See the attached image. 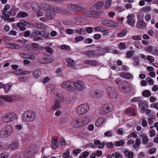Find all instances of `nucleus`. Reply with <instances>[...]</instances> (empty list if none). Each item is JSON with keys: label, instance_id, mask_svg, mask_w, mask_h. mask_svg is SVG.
<instances>
[{"label": "nucleus", "instance_id": "nucleus-18", "mask_svg": "<svg viewBox=\"0 0 158 158\" xmlns=\"http://www.w3.org/2000/svg\"><path fill=\"white\" fill-rule=\"evenodd\" d=\"M55 100H58L61 102L63 101L64 100V97L63 95L61 93H56L55 96Z\"/></svg>", "mask_w": 158, "mask_h": 158}, {"label": "nucleus", "instance_id": "nucleus-40", "mask_svg": "<svg viewBox=\"0 0 158 158\" xmlns=\"http://www.w3.org/2000/svg\"><path fill=\"white\" fill-rule=\"evenodd\" d=\"M125 113L127 114L132 115H134L135 114L134 110L133 108H131L127 109L125 111Z\"/></svg>", "mask_w": 158, "mask_h": 158}, {"label": "nucleus", "instance_id": "nucleus-7", "mask_svg": "<svg viewBox=\"0 0 158 158\" xmlns=\"http://www.w3.org/2000/svg\"><path fill=\"white\" fill-rule=\"evenodd\" d=\"M112 105L108 103L103 106L101 109V113L102 114H105L111 111L113 109Z\"/></svg>", "mask_w": 158, "mask_h": 158}, {"label": "nucleus", "instance_id": "nucleus-15", "mask_svg": "<svg viewBox=\"0 0 158 158\" xmlns=\"http://www.w3.org/2000/svg\"><path fill=\"white\" fill-rule=\"evenodd\" d=\"M6 46L7 47L12 49H19L20 48V47L15 43H7L6 44Z\"/></svg>", "mask_w": 158, "mask_h": 158}, {"label": "nucleus", "instance_id": "nucleus-55", "mask_svg": "<svg viewBox=\"0 0 158 158\" xmlns=\"http://www.w3.org/2000/svg\"><path fill=\"white\" fill-rule=\"evenodd\" d=\"M114 144L112 142H108L107 143L106 147L107 148H111L114 147Z\"/></svg>", "mask_w": 158, "mask_h": 158}, {"label": "nucleus", "instance_id": "nucleus-54", "mask_svg": "<svg viewBox=\"0 0 158 158\" xmlns=\"http://www.w3.org/2000/svg\"><path fill=\"white\" fill-rule=\"evenodd\" d=\"M61 13L64 15H67L69 14V11L67 9L63 8H61Z\"/></svg>", "mask_w": 158, "mask_h": 158}, {"label": "nucleus", "instance_id": "nucleus-8", "mask_svg": "<svg viewBox=\"0 0 158 158\" xmlns=\"http://www.w3.org/2000/svg\"><path fill=\"white\" fill-rule=\"evenodd\" d=\"M102 23L104 26L112 27H117L118 26V24L117 23L107 19H104L101 22Z\"/></svg>", "mask_w": 158, "mask_h": 158}, {"label": "nucleus", "instance_id": "nucleus-29", "mask_svg": "<svg viewBox=\"0 0 158 158\" xmlns=\"http://www.w3.org/2000/svg\"><path fill=\"white\" fill-rule=\"evenodd\" d=\"M18 146V144L17 143H13L10 144L9 148V149L10 150L16 149Z\"/></svg>", "mask_w": 158, "mask_h": 158}, {"label": "nucleus", "instance_id": "nucleus-43", "mask_svg": "<svg viewBox=\"0 0 158 158\" xmlns=\"http://www.w3.org/2000/svg\"><path fill=\"white\" fill-rule=\"evenodd\" d=\"M102 32L103 35H107L109 33V31L107 30L106 27H103L101 28Z\"/></svg>", "mask_w": 158, "mask_h": 158}, {"label": "nucleus", "instance_id": "nucleus-38", "mask_svg": "<svg viewBox=\"0 0 158 158\" xmlns=\"http://www.w3.org/2000/svg\"><path fill=\"white\" fill-rule=\"evenodd\" d=\"M8 13L9 14V15L6 14V13L2 12V17L3 18L4 20H9V17L10 16V15H11V12L10 11V12H8Z\"/></svg>", "mask_w": 158, "mask_h": 158}, {"label": "nucleus", "instance_id": "nucleus-21", "mask_svg": "<svg viewBox=\"0 0 158 158\" xmlns=\"http://www.w3.org/2000/svg\"><path fill=\"white\" fill-rule=\"evenodd\" d=\"M59 142L58 141V140L56 139L54 140L53 139L51 141V144L52 147L54 149L56 148L59 145Z\"/></svg>", "mask_w": 158, "mask_h": 158}, {"label": "nucleus", "instance_id": "nucleus-48", "mask_svg": "<svg viewBox=\"0 0 158 158\" xmlns=\"http://www.w3.org/2000/svg\"><path fill=\"white\" fill-rule=\"evenodd\" d=\"M85 31V29L83 28H79V29H76L75 32L77 33L82 34L83 32Z\"/></svg>", "mask_w": 158, "mask_h": 158}, {"label": "nucleus", "instance_id": "nucleus-62", "mask_svg": "<svg viewBox=\"0 0 158 158\" xmlns=\"http://www.w3.org/2000/svg\"><path fill=\"white\" fill-rule=\"evenodd\" d=\"M66 33L69 35L73 34V33L74 31L73 29H67L65 30Z\"/></svg>", "mask_w": 158, "mask_h": 158}, {"label": "nucleus", "instance_id": "nucleus-59", "mask_svg": "<svg viewBox=\"0 0 158 158\" xmlns=\"http://www.w3.org/2000/svg\"><path fill=\"white\" fill-rule=\"evenodd\" d=\"M83 37L81 36H77L75 38V40L76 42L83 40Z\"/></svg>", "mask_w": 158, "mask_h": 158}, {"label": "nucleus", "instance_id": "nucleus-19", "mask_svg": "<svg viewBox=\"0 0 158 158\" xmlns=\"http://www.w3.org/2000/svg\"><path fill=\"white\" fill-rule=\"evenodd\" d=\"M94 143L96 145H98V147L99 148H102L104 147L105 143L104 142L101 143L99 140H95L94 141Z\"/></svg>", "mask_w": 158, "mask_h": 158}, {"label": "nucleus", "instance_id": "nucleus-27", "mask_svg": "<svg viewBox=\"0 0 158 158\" xmlns=\"http://www.w3.org/2000/svg\"><path fill=\"white\" fill-rule=\"evenodd\" d=\"M41 71L39 69L35 70L33 73V75L35 78H38L41 75Z\"/></svg>", "mask_w": 158, "mask_h": 158}, {"label": "nucleus", "instance_id": "nucleus-60", "mask_svg": "<svg viewBox=\"0 0 158 158\" xmlns=\"http://www.w3.org/2000/svg\"><path fill=\"white\" fill-rule=\"evenodd\" d=\"M46 64L49 63L53 62L54 60L53 58H45Z\"/></svg>", "mask_w": 158, "mask_h": 158}, {"label": "nucleus", "instance_id": "nucleus-53", "mask_svg": "<svg viewBox=\"0 0 158 158\" xmlns=\"http://www.w3.org/2000/svg\"><path fill=\"white\" fill-rule=\"evenodd\" d=\"M148 138L147 136H144L143 138L142 143L144 144H146L148 142Z\"/></svg>", "mask_w": 158, "mask_h": 158}, {"label": "nucleus", "instance_id": "nucleus-57", "mask_svg": "<svg viewBox=\"0 0 158 158\" xmlns=\"http://www.w3.org/2000/svg\"><path fill=\"white\" fill-rule=\"evenodd\" d=\"M133 55V52L132 51H129L126 54V57L127 58H130Z\"/></svg>", "mask_w": 158, "mask_h": 158}, {"label": "nucleus", "instance_id": "nucleus-16", "mask_svg": "<svg viewBox=\"0 0 158 158\" xmlns=\"http://www.w3.org/2000/svg\"><path fill=\"white\" fill-rule=\"evenodd\" d=\"M98 49L95 50L97 51L96 53V55L97 56L103 55L105 54V49L103 48L98 47L97 48Z\"/></svg>", "mask_w": 158, "mask_h": 158}, {"label": "nucleus", "instance_id": "nucleus-61", "mask_svg": "<svg viewBox=\"0 0 158 158\" xmlns=\"http://www.w3.org/2000/svg\"><path fill=\"white\" fill-rule=\"evenodd\" d=\"M81 149H79L73 150V153L75 155V156H77L79 153H80L81 152Z\"/></svg>", "mask_w": 158, "mask_h": 158}, {"label": "nucleus", "instance_id": "nucleus-25", "mask_svg": "<svg viewBox=\"0 0 158 158\" xmlns=\"http://www.w3.org/2000/svg\"><path fill=\"white\" fill-rule=\"evenodd\" d=\"M124 153H125L126 156L128 158H133V153L132 152H129L127 149H125Z\"/></svg>", "mask_w": 158, "mask_h": 158}, {"label": "nucleus", "instance_id": "nucleus-36", "mask_svg": "<svg viewBox=\"0 0 158 158\" xmlns=\"http://www.w3.org/2000/svg\"><path fill=\"white\" fill-rule=\"evenodd\" d=\"M97 52V50H90L87 51V54L89 57H91L92 56H96V53Z\"/></svg>", "mask_w": 158, "mask_h": 158}, {"label": "nucleus", "instance_id": "nucleus-58", "mask_svg": "<svg viewBox=\"0 0 158 158\" xmlns=\"http://www.w3.org/2000/svg\"><path fill=\"white\" fill-rule=\"evenodd\" d=\"M60 48L63 49H65L66 50H69L70 49V47L65 45H62L60 46Z\"/></svg>", "mask_w": 158, "mask_h": 158}, {"label": "nucleus", "instance_id": "nucleus-28", "mask_svg": "<svg viewBox=\"0 0 158 158\" xmlns=\"http://www.w3.org/2000/svg\"><path fill=\"white\" fill-rule=\"evenodd\" d=\"M127 30L126 29H124L121 32L118 33L117 34V36L118 37H122L126 35L127 34Z\"/></svg>", "mask_w": 158, "mask_h": 158}, {"label": "nucleus", "instance_id": "nucleus-33", "mask_svg": "<svg viewBox=\"0 0 158 158\" xmlns=\"http://www.w3.org/2000/svg\"><path fill=\"white\" fill-rule=\"evenodd\" d=\"M83 86L84 85L82 82L81 81H79L77 82V85H76V87L77 88L78 90H81L83 89Z\"/></svg>", "mask_w": 158, "mask_h": 158}, {"label": "nucleus", "instance_id": "nucleus-45", "mask_svg": "<svg viewBox=\"0 0 158 158\" xmlns=\"http://www.w3.org/2000/svg\"><path fill=\"white\" fill-rule=\"evenodd\" d=\"M99 62L96 60H92L91 65L93 66H96L99 65Z\"/></svg>", "mask_w": 158, "mask_h": 158}, {"label": "nucleus", "instance_id": "nucleus-3", "mask_svg": "<svg viewBox=\"0 0 158 158\" xmlns=\"http://www.w3.org/2000/svg\"><path fill=\"white\" fill-rule=\"evenodd\" d=\"M89 110V105L88 104H83L78 106L77 112L79 115H82L86 113Z\"/></svg>", "mask_w": 158, "mask_h": 158}, {"label": "nucleus", "instance_id": "nucleus-64", "mask_svg": "<svg viewBox=\"0 0 158 158\" xmlns=\"http://www.w3.org/2000/svg\"><path fill=\"white\" fill-rule=\"evenodd\" d=\"M45 49L47 52L48 53H52L53 52V51L52 48L49 47H47L45 48Z\"/></svg>", "mask_w": 158, "mask_h": 158}, {"label": "nucleus", "instance_id": "nucleus-52", "mask_svg": "<svg viewBox=\"0 0 158 158\" xmlns=\"http://www.w3.org/2000/svg\"><path fill=\"white\" fill-rule=\"evenodd\" d=\"M147 59L151 63H152L154 61V58L151 56H148L147 57Z\"/></svg>", "mask_w": 158, "mask_h": 158}, {"label": "nucleus", "instance_id": "nucleus-46", "mask_svg": "<svg viewBox=\"0 0 158 158\" xmlns=\"http://www.w3.org/2000/svg\"><path fill=\"white\" fill-rule=\"evenodd\" d=\"M20 56L24 59H28L29 54L25 53H20Z\"/></svg>", "mask_w": 158, "mask_h": 158}, {"label": "nucleus", "instance_id": "nucleus-41", "mask_svg": "<svg viewBox=\"0 0 158 158\" xmlns=\"http://www.w3.org/2000/svg\"><path fill=\"white\" fill-rule=\"evenodd\" d=\"M124 144V142L123 140H120L118 141H115L114 144L115 146H123Z\"/></svg>", "mask_w": 158, "mask_h": 158}, {"label": "nucleus", "instance_id": "nucleus-35", "mask_svg": "<svg viewBox=\"0 0 158 158\" xmlns=\"http://www.w3.org/2000/svg\"><path fill=\"white\" fill-rule=\"evenodd\" d=\"M121 77L124 78L130 79L131 77V75L130 73H122L120 74Z\"/></svg>", "mask_w": 158, "mask_h": 158}, {"label": "nucleus", "instance_id": "nucleus-17", "mask_svg": "<svg viewBox=\"0 0 158 158\" xmlns=\"http://www.w3.org/2000/svg\"><path fill=\"white\" fill-rule=\"evenodd\" d=\"M141 19L137 22V27L139 29H143L146 26L144 22Z\"/></svg>", "mask_w": 158, "mask_h": 158}, {"label": "nucleus", "instance_id": "nucleus-11", "mask_svg": "<svg viewBox=\"0 0 158 158\" xmlns=\"http://www.w3.org/2000/svg\"><path fill=\"white\" fill-rule=\"evenodd\" d=\"M147 52L154 55L158 56V49L156 47L152 46H149Z\"/></svg>", "mask_w": 158, "mask_h": 158}, {"label": "nucleus", "instance_id": "nucleus-56", "mask_svg": "<svg viewBox=\"0 0 158 158\" xmlns=\"http://www.w3.org/2000/svg\"><path fill=\"white\" fill-rule=\"evenodd\" d=\"M146 81L149 83L150 85H153L154 84V81L150 77H147L146 79Z\"/></svg>", "mask_w": 158, "mask_h": 158}, {"label": "nucleus", "instance_id": "nucleus-20", "mask_svg": "<svg viewBox=\"0 0 158 158\" xmlns=\"http://www.w3.org/2000/svg\"><path fill=\"white\" fill-rule=\"evenodd\" d=\"M104 118L103 117L99 118L96 121L95 124L97 126L100 127L104 122Z\"/></svg>", "mask_w": 158, "mask_h": 158}, {"label": "nucleus", "instance_id": "nucleus-42", "mask_svg": "<svg viewBox=\"0 0 158 158\" xmlns=\"http://www.w3.org/2000/svg\"><path fill=\"white\" fill-rule=\"evenodd\" d=\"M112 156L115 158H122L123 157V155L117 152L113 153Z\"/></svg>", "mask_w": 158, "mask_h": 158}, {"label": "nucleus", "instance_id": "nucleus-51", "mask_svg": "<svg viewBox=\"0 0 158 158\" xmlns=\"http://www.w3.org/2000/svg\"><path fill=\"white\" fill-rule=\"evenodd\" d=\"M111 0H106V4L105 7L106 9H107L111 5Z\"/></svg>", "mask_w": 158, "mask_h": 158}, {"label": "nucleus", "instance_id": "nucleus-47", "mask_svg": "<svg viewBox=\"0 0 158 158\" xmlns=\"http://www.w3.org/2000/svg\"><path fill=\"white\" fill-rule=\"evenodd\" d=\"M128 23L132 27H134V24L135 23V21L132 19H128L127 21Z\"/></svg>", "mask_w": 158, "mask_h": 158}, {"label": "nucleus", "instance_id": "nucleus-5", "mask_svg": "<svg viewBox=\"0 0 158 158\" xmlns=\"http://www.w3.org/2000/svg\"><path fill=\"white\" fill-rule=\"evenodd\" d=\"M107 90L108 95L110 98L115 99L117 98V91L114 88L109 86L107 88Z\"/></svg>", "mask_w": 158, "mask_h": 158}, {"label": "nucleus", "instance_id": "nucleus-50", "mask_svg": "<svg viewBox=\"0 0 158 158\" xmlns=\"http://www.w3.org/2000/svg\"><path fill=\"white\" fill-rule=\"evenodd\" d=\"M103 5V2L102 1H101L97 2L95 4V6L97 9H100Z\"/></svg>", "mask_w": 158, "mask_h": 158}, {"label": "nucleus", "instance_id": "nucleus-24", "mask_svg": "<svg viewBox=\"0 0 158 158\" xmlns=\"http://www.w3.org/2000/svg\"><path fill=\"white\" fill-rule=\"evenodd\" d=\"M31 8L34 11L36 12L39 10V6L36 2H33L31 4Z\"/></svg>", "mask_w": 158, "mask_h": 158}, {"label": "nucleus", "instance_id": "nucleus-10", "mask_svg": "<svg viewBox=\"0 0 158 158\" xmlns=\"http://www.w3.org/2000/svg\"><path fill=\"white\" fill-rule=\"evenodd\" d=\"M56 13L53 9H51L47 11L46 17L49 20H51L55 18Z\"/></svg>", "mask_w": 158, "mask_h": 158}, {"label": "nucleus", "instance_id": "nucleus-44", "mask_svg": "<svg viewBox=\"0 0 158 158\" xmlns=\"http://www.w3.org/2000/svg\"><path fill=\"white\" fill-rule=\"evenodd\" d=\"M11 86V84L8 83V84H5L4 85V88L5 92H7L9 90Z\"/></svg>", "mask_w": 158, "mask_h": 158}, {"label": "nucleus", "instance_id": "nucleus-6", "mask_svg": "<svg viewBox=\"0 0 158 158\" xmlns=\"http://www.w3.org/2000/svg\"><path fill=\"white\" fill-rule=\"evenodd\" d=\"M68 9L75 11H85V9L76 4H69L67 6Z\"/></svg>", "mask_w": 158, "mask_h": 158}, {"label": "nucleus", "instance_id": "nucleus-1", "mask_svg": "<svg viewBox=\"0 0 158 158\" xmlns=\"http://www.w3.org/2000/svg\"><path fill=\"white\" fill-rule=\"evenodd\" d=\"M35 113L31 110H28L25 111L22 115L23 120L26 122L33 121L35 119Z\"/></svg>", "mask_w": 158, "mask_h": 158}, {"label": "nucleus", "instance_id": "nucleus-63", "mask_svg": "<svg viewBox=\"0 0 158 158\" xmlns=\"http://www.w3.org/2000/svg\"><path fill=\"white\" fill-rule=\"evenodd\" d=\"M151 108H155L158 110V102L156 103H153L151 105Z\"/></svg>", "mask_w": 158, "mask_h": 158}, {"label": "nucleus", "instance_id": "nucleus-2", "mask_svg": "<svg viewBox=\"0 0 158 158\" xmlns=\"http://www.w3.org/2000/svg\"><path fill=\"white\" fill-rule=\"evenodd\" d=\"M61 87L67 90L72 91L75 89L76 85L73 81H67L62 84Z\"/></svg>", "mask_w": 158, "mask_h": 158}, {"label": "nucleus", "instance_id": "nucleus-49", "mask_svg": "<svg viewBox=\"0 0 158 158\" xmlns=\"http://www.w3.org/2000/svg\"><path fill=\"white\" fill-rule=\"evenodd\" d=\"M9 154L7 152L3 153L1 154L0 158H7L9 156Z\"/></svg>", "mask_w": 158, "mask_h": 158}, {"label": "nucleus", "instance_id": "nucleus-23", "mask_svg": "<svg viewBox=\"0 0 158 158\" xmlns=\"http://www.w3.org/2000/svg\"><path fill=\"white\" fill-rule=\"evenodd\" d=\"M28 16V14L25 12L20 11L17 15V16L18 18H25Z\"/></svg>", "mask_w": 158, "mask_h": 158}, {"label": "nucleus", "instance_id": "nucleus-4", "mask_svg": "<svg viewBox=\"0 0 158 158\" xmlns=\"http://www.w3.org/2000/svg\"><path fill=\"white\" fill-rule=\"evenodd\" d=\"M17 118L16 114L14 113H8L6 114L3 117V121L5 122L13 121Z\"/></svg>", "mask_w": 158, "mask_h": 158}, {"label": "nucleus", "instance_id": "nucleus-22", "mask_svg": "<svg viewBox=\"0 0 158 158\" xmlns=\"http://www.w3.org/2000/svg\"><path fill=\"white\" fill-rule=\"evenodd\" d=\"M66 61L67 62L68 64L67 65V67H69L73 66L74 64V61L69 58H68L65 59Z\"/></svg>", "mask_w": 158, "mask_h": 158}, {"label": "nucleus", "instance_id": "nucleus-13", "mask_svg": "<svg viewBox=\"0 0 158 158\" xmlns=\"http://www.w3.org/2000/svg\"><path fill=\"white\" fill-rule=\"evenodd\" d=\"M44 33V31H40L38 30H35L31 33V38H34L37 37L39 35H42L43 37H45L47 36V35H46L45 36L44 35H43Z\"/></svg>", "mask_w": 158, "mask_h": 158}, {"label": "nucleus", "instance_id": "nucleus-9", "mask_svg": "<svg viewBox=\"0 0 158 158\" xmlns=\"http://www.w3.org/2000/svg\"><path fill=\"white\" fill-rule=\"evenodd\" d=\"M13 130V128L11 125H7L4 128L2 132L4 135L7 137L12 133Z\"/></svg>", "mask_w": 158, "mask_h": 158}, {"label": "nucleus", "instance_id": "nucleus-32", "mask_svg": "<svg viewBox=\"0 0 158 158\" xmlns=\"http://www.w3.org/2000/svg\"><path fill=\"white\" fill-rule=\"evenodd\" d=\"M32 152L31 148H27L24 153V156L26 157H29L31 156Z\"/></svg>", "mask_w": 158, "mask_h": 158}, {"label": "nucleus", "instance_id": "nucleus-14", "mask_svg": "<svg viewBox=\"0 0 158 158\" xmlns=\"http://www.w3.org/2000/svg\"><path fill=\"white\" fill-rule=\"evenodd\" d=\"M54 105L52 107V109L56 110L60 108L61 104L60 101L58 100H55L54 101Z\"/></svg>", "mask_w": 158, "mask_h": 158}, {"label": "nucleus", "instance_id": "nucleus-39", "mask_svg": "<svg viewBox=\"0 0 158 158\" xmlns=\"http://www.w3.org/2000/svg\"><path fill=\"white\" fill-rule=\"evenodd\" d=\"M133 59L134 61L133 65L135 66H139V59L138 57H133Z\"/></svg>", "mask_w": 158, "mask_h": 158}, {"label": "nucleus", "instance_id": "nucleus-34", "mask_svg": "<svg viewBox=\"0 0 158 158\" xmlns=\"http://www.w3.org/2000/svg\"><path fill=\"white\" fill-rule=\"evenodd\" d=\"M151 95V93L148 90H145L142 93V95L145 97H148Z\"/></svg>", "mask_w": 158, "mask_h": 158}, {"label": "nucleus", "instance_id": "nucleus-31", "mask_svg": "<svg viewBox=\"0 0 158 158\" xmlns=\"http://www.w3.org/2000/svg\"><path fill=\"white\" fill-rule=\"evenodd\" d=\"M72 123L75 127H80L82 124V123H80L78 119H74Z\"/></svg>", "mask_w": 158, "mask_h": 158}, {"label": "nucleus", "instance_id": "nucleus-30", "mask_svg": "<svg viewBox=\"0 0 158 158\" xmlns=\"http://www.w3.org/2000/svg\"><path fill=\"white\" fill-rule=\"evenodd\" d=\"M0 97L2 99H4L6 102H11L13 100V99L10 96L4 95L1 96Z\"/></svg>", "mask_w": 158, "mask_h": 158}, {"label": "nucleus", "instance_id": "nucleus-37", "mask_svg": "<svg viewBox=\"0 0 158 158\" xmlns=\"http://www.w3.org/2000/svg\"><path fill=\"white\" fill-rule=\"evenodd\" d=\"M17 26L18 27L20 28V30L21 31H24L26 29L25 26L22 24V23L19 22L17 23Z\"/></svg>", "mask_w": 158, "mask_h": 158}, {"label": "nucleus", "instance_id": "nucleus-26", "mask_svg": "<svg viewBox=\"0 0 158 158\" xmlns=\"http://www.w3.org/2000/svg\"><path fill=\"white\" fill-rule=\"evenodd\" d=\"M36 26L38 29L42 30H44L46 27V25L44 24L40 23H36Z\"/></svg>", "mask_w": 158, "mask_h": 158}, {"label": "nucleus", "instance_id": "nucleus-12", "mask_svg": "<svg viewBox=\"0 0 158 158\" xmlns=\"http://www.w3.org/2000/svg\"><path fill=\"white\" fill-rule=\"evenodd\" d=\"M100 11H94L91 10L85 12V16L88 17H94L98 15H100Z\"/></svg>", "mask_w": 158, "mask_h": 158}]
</instances>
